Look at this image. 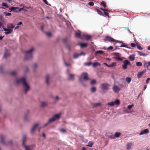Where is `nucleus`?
<instances>
[{
  "instance_id": "nucleus-60",
  "label": "nucleus",
  "mask_w": 150,
  "mask_h": 150,
  "mask_svg": "<svg viewBox=\"0 0 150 150\" xmlns=\"http://www.w3.org/2000/svg\"><path fill=\"white\" fill-rule=\"evenodd\" d=\"M137 48L139 50H142V48L140 46H137Z\"/></svg>"
},
{
  "instance_id": "nucleus-64",
  "label": "nucleus",
  "mask_w": 150,
  "mask_h": 150,
  "mask_svg": "<svg viewBox=\"0 0 150 150\" xmlns=\"http://www.w3.org/2000/svg\"><path fill=\"white\" fill-rule=\"evenodd\" d=\"M41 29L42 30H43V28H44V26L43 25H42L41 26Z\"/></svg>"
},
{
  "instance_id": "nucleus-35",
  "label": "nucleus",
  "mask_w": 150,
  "mask_h": 150,
  "mask_svg": "<svg viewBox=\"0 0 150 150\" xmlns=\"http://www.w3.org/2000/svg\"><path fill=\"white\" fill-rule=\"evenodd\" d=\"M114 103V104H115L117 105H119L120 104V101L119 100H115Z\"/></svg>"
},
{
  "instance_id": "nucleus-40",
  "label": "nucleus",
  "mask_w": 150,
  "mask_h": 150,
  "mask_svg": "<svg viewBox=\"0 0 150 150\" xmlns=\"http://www.w3.org/2000/svg\"><path fill=\"white\" fill-rule=\"evenodd\" d=\"M103 53H104V52L103 51H102L99 50V51H97L96 52V54H102Z\"/></svg>"
},
{
  "instance_id": "nucleus-3",
  "label": "nucleus",
  "mask_w": 150,
  "mask_h": 150,
  "mask_svg": "<svg viewBox=\"0 0 150 150\" xmlns=\"http://www.w3.org/2000/svg\"><path fill=\"white\" fill-rule=\"evenodd\" d=\"M104 40L105 41H107L110 42H117L122 43V45H121L119 46L120 47H127V46L124 45L122 41L115 40L111 37L109 36L106 37L105 38Z\"/></svg>"
},
{
  "instance_id": "nucleus-56",
  "label": "nucleus",
  "mask_w": 150,
  "mask_h": 150,
  "mask_svg": "<svg viewBox=\"0 0 150 150\" xmlns=\"http://www.w3.org/2000/svg\"><path fill=\"white\" fill-rule=\"evenodd\" d=\"M44 2L46 4L48 5V2L46 0H43Z\"/></svg>"
},
{
  "instance_id": "nucleus-46",
  "label": "nucleus",
  "mask_w": 150,
  "mask_h": 150,
  "mask_svg": "<svg viewBox=\"0 0 150 150\" xmlns=\"http://www.w3.org/2000/svg\"><path fill=\"white\" fill-rule=\"evenodd\" d=\"M116 65V62H113L110 65L111 67H113Z\"/></svg>"
},
{
  "instance_id": "nucleus-12",
  "label": "nucleus",
  "mask_w": 150,
  "mask_h": 150,
  "mask_svg": "<svg viewBox=\"0 0 150 150\" xmlns=\"http://www.w3.org/2000/svg\"><path fill=\"white\" fill-rule=\"evenodd\" d=\"M75 36L76 38H80L81 39H83V35H81V33L80 32H76L75 33Z\"/></svg>"
},
{
  "instance_id": "nucleus-59",
  "label": "nucleus",
  "mask_w": 150,
  "mask_h": 150,
  "mask_svg": "<svg viewBox=\"0 0 150 150\" xmlns=\"http://www.w3.org/2000/svg\"><path fill=\"white\" fill-rule=\"evenodd\" d=\"M150 80V78H148L146 80V83H149V80Z\"/></svg>"
},
{
  "instance_id": "nucleus-32",
  "label": "nucleus",
  "mask_w": 150,
  "mask_h": 150,
  "mask_svg": "<svg viewBox=\"0 0 150 150\" xmlns=\"http://www.w3.org/2000/svg\"><path fill=\"white\" fill-rule=\"evenodd\" d=\"M121 135V133L119 132H116L115 134V136L116 137H120Z\"/></svg>"
},
{
  "instance_id": "nucleus-30",
  "label": "nucleus",
  "mask_w": 150,
  "mask_h": 150,
  "mask_svg": "<svg viewBox=\"0 0 150 150\" xmlns=\"http://www.w3.org/2000/svg\"><path fill=\"white\" fill-rule=\"evenodd\" d=\"M131 80V79L129 77H127L126 79V81L127 82V83L129 84L130 83Z\"/></svg>"
},
{
  "instance_id": "nucleus-49",
  "label": "nucleus",
  "mask_w": 150,
  "mask_h": 150,
  "mask_svg": "<svg viewBox=\"0 0 150 150\" xmlns=\"http://www.w3.org/2000/svg\"><path fill=\"white\" fill-rule=\"evenodd\" d=\"M45 34L48 37H50L52 35V34L50 32H47L45 33Z\"/></svg>"
},
{
  "instance_id": "nucleus-45",
  "label": "nucleus",
  "mask_w": 150,
  "mask_h": 150,
  "mask_svg": "<svg viewBox=\"0 0 150 150\" xmlns=\"http://www.w3.org/2000/svg\"><path fill=\"white\" fill-rule=\"evenodd\" d=\"M93 144V143L91 142H89L88 143V144L87 145L89 147H91Z\"/></svg>"
},
{
  "instance_id": "nucleus-53",
  "label": "nucleus",
  "mask_w": 150,
  "mask_h": 150,
  "mask_svg": "<svg viewBox=\"0 0 150 150\" xmlns=\"http://www.w3.org/2000/svg\"><path fill=\"white\" fill-rule=\"evenodd\" d=\"M24 10V7H23L22 8H19V11H23Z\"/></svg>"
},
{
  "instance_id": "nucleus-44",
  "label": "nucleus",
  "mask_w": 150,
  "mask_h": 150,
  "mask_svg": "<svg viewBox=\"0 0 150 150\" xmlns=\"http://www.w3.org/2000/svg\"><path fill=\"white\" fill-rule=\"evenodd\" d=\"M79 54H74L73 57H74L75 58H76L79 56H80Z\"/></svg>"
},
{
  "instance_id": "nucleus-51",
  "label": "nucleus",
  "mask_w": 150,
  "mask_h": 150,
  "mask_svg": "<svg viewBox=\"0 0 150 150\" xmlns=\"http://www.w3.org/2000/svg\"><path fill=\"white\" fill-rule=\"evenodd\" d=\"M104 13L105 16H108V17H109V14L108 13L105 12V11H104Z\"/></svg>"
},
{
  "instance_id": "nucleus-13",
  "label": "nucleus",
  "mask_w": 150,
  "mask_h": 150,
  "mask_svg": "<svg viewBox=\"0 0 150 150\" xmlns=\"http://www.w3.org/2000/svg\"><path fill=\"white\" fill-rule=\"evenodd\" d=\"M115 54L116 55V57H115V59L118 61H122L124 59V58L120 57L118 55L117 53H115Z\"/></svg>"
},
{
  "instance_id": "nucleus-52",
  "label": "nucleus",
  "mask_w": 150,
  "mask_h": 150,
  "mask_svg": "<svg viewBox=\"0 0 150 150\" xmlns=\"http://www.w3.org/2000/svg\"><path fill=\"white\" fill-rule=\"evenodd\" d=\"M60 131L63 132H66V130L64 129H62L60 130Z\"/></svg>"
},
{
  "instance_id": "nucleus-50",
  "label": "nucleus",
  "mask_w": 150,
  "mask_h": 150,
  "mask_svg": "<svg viewBox=\"0 0 150 150\" xmlns=\"http://www.w3.org/2000/svg\"><path fill=\"white\" fill-rule=\"evenodd\" d=\"M89 6H93L94 5V3L92 1H90L88 3Z\"/></svg>"
},
{
  "instance_id": "nucleus-15",
  "label": "nucleus",
  "mask_w": 150,
  "mask_h": 150,
  "mask_svg": "<svg viewBox=\"0 0 150 150\" xmlns=\"http://www.w3.org/2000/svg\"><path fill=\"white\" fill-rule=\"evenodd\" d=\"M149 132V129H145L143 131H141L140 134H139L140 135H142L144 134H147Z\"/></svg>"
},
{
  "instance_id": "nucleus-10",
  "label": "nucleus",
  "mask_w": 150,
  "mask_h": 150,
  "mask_svg": "<svg viewBox=\"0 0 150 150\" xmlns=\"http://www.w3.org/2000/svg\"><path fill=\"white\" fill-rule=\"evenodd\" d=\"M4 30L5 31V33L6 34H11L13 32V30L9 29L3 28Z\"/></svg>"
},
{
  "instance_id": "nucleus-26",
  "label": "nucleus",
  "mask_w": 150,
  "mask_h": 150,
  "mask_svg": "<svg viewBox=\"0 0 150 150\" xmlns=\"http://www.w3.org/2000/svg\"><path fill=\"white\" fill-rule=\"evenodd\" d=\"M93 67H96L97 66H99L100 65V64L98 62H95L93 63H92Z\"/></svg>"
},
{
  "instance_id": "nucleus-31",
  "label": "nucleus",
  "mask_w": 150,
  "mask_h": 150,
  "mask_svg": "<svg viewBox=\"0 0 150 150\" xmlns=\"http://www.w3.org/2000/svg\"><path fill=\"white\" fill-rule=\"evenodd\" d=\"M92 63L91 62H86L84 63V65L85 66H89L90 65H92Z\"/></svg>"
},
{
  "instance_id": "nucleus-36",
  "label": "nucleus",
  "mask_w": 150,
  "mask_h": 150,
  "mask_svg": "<svg viewBox=\"0 0 150 150\" xmlns=\"http://www.w3.org/2000/svg\"><path fill=\"white\" fill-rule=\"evenodd\" d=\"M91 92L94 93L96 91V88L95 87H93L91 88Z\"/></svg>"
},
{
  "instance_id": "nucleus-38",
  "label": "nucleus",
  "mask_w": 150,
  "mask_h": 150,
  "mask_svg": "<svg viewBox=\"0 0 150 150\" xmlns=\"http://www.w3.org/2000/svg\"><path fill=\"white\" fill-rule=\"evenodd\" d=\"M108 105H110L111 106H113L114 105V103L113 102H112L110 103H108Z\"/></svg>"
},
{
  "instance_id": "nucleus-14",
  "label": "nucleus",
  "mask_w": 150,
  "mask_h": 150,
  "mask_svg": "<svg viewBox=\"0 0 150 150\" xmlns=\"http://www.w3.org/2000/svg\"><path fill=\"white\" fill-rule=\"evenodd\" d=\"M83 39L84 38H85L87 40H88L90 39L91 38V36L86 34L83 35Z\"/></svg>"
},
{
  "instance_id": "nucleus-24",
  "label": "nucleus",
  "mask_w": 150,
  "mask_h": 150,
  "mask_svg": "<svg viewBox=\"0 0 150 150\" xmlns=\"http://www.w3.org/2000/svg\"><path fill=\"white\" fill-rule=\"evenodd\" d=\"M74 75L71 74H69V80H73L74 79Z\"/></svg>"
},
{
  "instance_id": "nucleus-55",
  "label": "nucleus",
  "mask_w": 150,
  "mask_h": 150,
  "mask_svg": "<svg viewBox=\"0 0 150 150\" xmlns=\"http://www.w3.org/2000/svg\"><path fill=\"white\" fill-rule=\"evenodd\" d=\"M113 49V47L112 46H110L108 47V49L109 50H111Z\"/></svg>"
},
{
  "instance_id": "nucleus-11",
  "label": "nucleus",
  "mask_w": 150,
  "mask_h": 150,
  "mask_svg": "<svg viewBox=\"0 0 150 150\" xmlns=\"http://www.w3.org/2000/svg\"><path fill=\"white\" fill-rule=\"evenodd\" d=\"M112 89L114 92L115 93L118 92L120 90V88L118 87L115 85L113 86Z\"/></svg>"
},
{
  "instance_id": "nucleus-1",
  "label": "nucleus",
  "mask_w": 150,
  "mask_h": 150,
  "mask_svg": "<svg viewBox=\"0 0 150 150\" xmlns=\"http://www.w3.org/2000/svg\"><path fill=\"white\" fill-rule=\"evenodd\" d=\"M20 83H22L23 87L25 88L24 92L26 93L30 88L29 86L27 83L26 79L25 77H22L21 79H18L16 81V84L18 85Z\"/></svg>"
},
{
  "instance_id": "nucleus-22",
  "label": "nucleus",
  "mask_w": 150,
  "mask_h": 150,
  "mask_svg": "<svg viewBox=\"0 0 150 150\" xmlns=\"http://www.w3.org/2000/svg\"><path fill=\"white\" fill-rule=\"evenodd\" d=\"M95 10L97 11L98 14L100 16H104V15L103 13L100 10L98 9H96Z\"/></svg>"
},
{
  "instance_id": "nucleus-48",
  "label": "nucleus",
  "mask_w": 150,
  "mask_h": 150,
  "mask_svg": "<svg viewBox=\"0 0 150 150\" xmlns=\"http://www.w3.org/2000/svg\"><path fill=\"white\" fill-rule=\"evenodd\" d=\"M0 28H2L3 29L4 28L3 23L0 21Z\"/></svg>"
},
{
  "instance_id": "nucleus-18",
  "label": "nucleus",
  "mask_w": 150,
  "mask_h": 150,
  "mask_svg": "<svg viewBox=\"0 0 150 150\" xmlns=\"http://www.w3.org/2000/svg\"><path fill=\"white\" fill-rule=\"evenodd\" d=\"M79 45L80 46L81 48L86 47L87 46V44L86 43H79Z\"/></svg>"
},
{
  "instance_id": "nucleus-42",
  "label": "nucleus",
  "mask_w": 150,
  "mask_h": 150,
  "mask_svg": "<svg viewBox=\"0 0 150 150\" xmlns=\"http://www.w3.org/2000/svg\"><path fill=\"white\" fill-rule=\"evenodd\" d=\"M9 55H10V54L9 53L5 52L4 53V57L5 58H6L8 57L9 56Z\"/></svg>"
},
{
  "instance_id": "nucleus-17",
  "label": "nucleus",
  "mask_w": 150,
  "mask_h": 150,
  "mask_svg": "<svg viewBox=\"0 0 150 150\" xmlns=\"http://www.w3.org/2000/svg\"><path fill=\"white\" fill-rule=\"evenodd\" d=\"M38 124H35L34 126L31 129V132L32 133H33L35 131V129L36 127L38 126Z\"/></svg>"
},
{
  "instance_id": "nucleus-7",
  "label": "nucleus",
  "mask_w": 150,
  "mask_h": 150,
  "mask_svg": "<svg viewBox=\"0 0 150 150\" xmlns=\"http://www.w3.org/2000/svg\"><path fill=\"white\" fill-rule=\"evenodd\" d=\"M123 64L122 65V67L124 69H126L127 68V66L128 65H130V62L127 60H125L123 62Z\"/></svg>"
},
{
  "instance_id": "nucleus-9",
  "label": "nucleus",
  "mask_w": 150,
  "mask_h": 150,
  "mask_svg": "<svg viewBox=\"0 0 150 150\" xmlns=\"http://www.w3.org/2000/svg\"><path fill=\"white\" fill-rule=\"evenodd\" d=\"M9 9L10 10V12L13 11L15 12H19V7H14L12 6L9 8Z\"/></svg>"
},
{
  "instance_id": "nucleus-8",
  "label": "nucleus",
  "mask_w": 150,
  "mask_h": 150,
  "mask_svg": "<svg viewBox=\"0 0 150 150\" xmlns=\"http://www.w3.org/2000/svg\"><path fill=\"white\" fill-rule=\"evenodd\" d=\"M110 86L109 84L107 83H104L102 84L101 85V88L104 90H108V87Z\"/></svg>"
},
{
  "instance_id": "nucleus-58",
  "label": "nucleus",
  "mask_w": 150,
  "mask_h": 150,
  "mask_svg": "<svg viewBox=\"0 0 150 150\" xmlns=\"http://www.w3.org/2000/svg\"><path fill=\"white\" fill-rule=\"evenodd\" d=\"M79 54L80 56L82 55H85V53L83 52H81L80 54Z\"/></svg>"
},
{
  "instance_id": "nucleus-20",
  "label": "nucleus",
  "mask_w": 150,
  "mask_h": 150,
  "mask_svg": "<svg viewBox=\"0 0 150 150\" xmlns=\"http://www.w3.org/2000/svg\"><path fill=\"white\" fill-rule=\"evenodd\" d=\"M50 76L49 75H47L46 77V83L48 85L49 84V80L50 79Z\"/></svg>"
},
{
  "instance_id": "nucleus-25",
  "label": "nucleus",
  "mask_w": 150,
  "mask_h": 150,
  "mask_svg": "<svg viewBox=\"0 0 150 150\" xmlns=\"http://www.w3.org/2000/svg\"><path fill=\"white\" fill-rule=\"evenodd\" d=\"M137 52L138 53V54L140 56L146 55V54L144 53H142L141 52L137 51Z\"/></svg>"
},
{
  "instance_id": "nucleus-57",
  "label": "nucleus",
  "mask_w": 150,
  "mask_h": 150,
  "mask_svg": "<svg viewBox=\"0 0 150 150\" xmlns=\"http://www.w3.org/2000/svg\"><path fill=\"white\" fill-rule=\"evenodd\" d=\"M131 46L132 47H135L136 45L135 44L133 43H132L131 44Z\"/></svg>"
},
{
  "instance_id": "nucleus-61",
  "label": "nucleus",
  "mask_w": 150,
  "mask_h": 150,
  "mask_svg": "<svg viewBox=\"0 0 150 150\" xmlns=\"http://www.w3.org/2000/svg\"><path fill=\"white\" fill-rule=\"evenodd\" d=\"M5 1H7L8 2L10 3H11L12 1V0H5Z\"/></svg>"
},
{
  "instance_id": "nucleus-16",
  "label": "nucleus",
  "mask_w": 150,
  "mask_h": 150,
  "mask_svg": "<svg viewBox=\"0 0 150 150\" xmlns=\"http://www.w3.org/2000/svg\"><path fill=\"white\" fill-rule=\"evenodd\" d=\"M4 136L3 135H0V142L1 143L4 144H5V143L4 141Z\"/></svg>"
},
{
  "instance_id": "nucleus-63",
  "label": "nucleus",
  "mask_w": 150,
  "mask_h": 150,
  "mask_svg": "<svg viewBox=\"0 0 150 150\" xmlns=\"http://www.w3.org/2000/svg\"><path fill=\"white\" fill-rule=\"evenodd\" d=\"M22 24V23L20 21L18 24V25H21Z\"/></svg>"
},
{
  "instance_id": "nucleus-29",
  "label": "nucleus",
  "mask_w": 150,
  "mask_h": 150,
  "mask_svg": "<svg viewBox=\"0 0 150 150\" xmlns=\"http://www.w3.org/2000/svg\"><path fill=\"white\" fill-rule=\"evenodd\" d=\"M132 145V143H129L127 144V150H129L131 148Z\"/></svg>"
},
{
  "instance_id": "nucleus-6",
  "label": "nucleus",
  "mask_w": 150,
  "mask_h": 150,
  "mask_svg": "<svg viewBox=\"0 0 150 150\" xmlns=\"http://www.w3.org/2000/svg\"><path fill=\"white\" fill-rule=\"evenodd\" d=\"M88 79V75L86 73H83L82 74L81 77L79 79V80L81 81H87Z\"/></svg>"
},
{
  "instance_id": "nucleus-5",
  "label": "nucleus",
  "mask_w": 150,
  "mask_h": 150,
  "mask_svg": "<svg viewBox=\"0 0 150 150\" xmlns=\"http://www.w3.org/2000/svg\"><path fill=\"white\" fill-rule=\"evenodd\" d=\"M26 139V136L24 135L23 136V145L24 146L25 150H31L32 149V147L29 146H26L25 145V142Z\"/></svg>"
},
{
  "instance_id": "nucleus-41",
  "label": "nucleus",
  "mask_w": 150,
  "mask_h": 150,
  "mask_svg": "<svg viewBox=\"0 0 150 150\" xmlns=\"http://www.w3.org/2000/svg\"><path fill=\"white\" fill-rule=\"evenodd\" d=\"M10 74L13 76H14L16 75V72L15 71H13Z\"/></svg>"
},
{
  "instance_id": "nucleus-28",
  "label": "nucleus",
  "mask_w": 150,
  "mask_h": 150,
  "mask_svg": "<svg viewBox=\"0 0 150 150\" xmlns=\"http://www.w3.org/2000/svg\"><path fill=\"white\" fill-rule=\"evenodd\" d=\"M100 5L103 6L104 8H105L106 7V3L104 1H102V2L100 4Z\"/></svg>"
},
{
  "instance_id": "nucleus-37",
  "label": "nucleus",
  "mask_w": 150,
  "mask_h": 150,
  "mask_svg": "<svg viewBox=\"0 0 150 150\" xmlns=\"http://www.w3.org/2000/svg\"><path fill=\"white\" fill-rule=\"evenodd\" d=\"M96 83V81L95 80L93 79L90 82V84L91 85H93L95 84Z\"/></svg>"
},
{
  "instance_id": "nucleus-4",
  "label": "nucleus",
  "mask_w": 150,
  "mask_h": 150,
  "mask_svg": "<svg viewBox=\"0 0 150 150\" xmlns=\"http://www.w3.org/2000/svg\"><path fill=\"white\" fill-rule=\"evenodd\" d=\"M61 115V113H59L58 114H56L54 115V117L50 119L48 121V122L45 123L44 126H43V127H45L46 126H47L48 124L50 123L51 122H54L56 120H58L59 119V117Z\"/></svg>"
},
{
  "instance_id": "nucleus-34",
  "label": "nucleus",
  "mask_w": 150,
  "mask_h": 150,
  "mask_svg": "<svg viewBox=\"0 0 150 150\" xmlns=\"http://www.w3.org/2000/svg\"><path fill=\"white\" fill-rule=\"evenodd\" d=\"M2 5L4 7L6 8H8L9 7L7 4L4 3H2Z\"/></svg>"
},
{
  "instance_id": "nucleus-39",
  "label": "nucleus",
  "mask_w": 150,
  "mask_h": 150,
  "mask_svg": "<svg viewBox=\"0 0 150 150\" xmlns=\"http://www.w3.org/2000/svg\"><path fill=\"white\" fill-rule=\"evenodd\" d=\"M3 13L6 16H10L11 15V13H9L4 12Z\"/></svg>"
},
{
  "instance_id": "nucleus-27",
  "label": "nucleus",
  "mask_w": 150,
  "mask_h": 150,
  "mask_svg": "<svg viewBox=\"0 0 150 150\" xmlns=\"http://www.w3.org/2000/svg\"><path fill=\"white\" fill-rule=\"evenodd\" d=\"M47 104L45 102H42L41 103V107H44L46 106Z\"/></svg>"
},
{
  "instance_id": "nucleus-33",
  "label": "nucleus",
  "mask_w": 150,
  "mask_h": 150,
  "mask_svg": "<svg viewBox=\"0 0 150 150\" xmlns=\"http://www.w3.org/2000/svg\"><path fill=\"white\" fill-rule=\"evenodd\" d=\"M129 58L131 61H133L134 59V55H130L129 57Z\"/></svg>"
},
{
  "instance_id": "nucleus-2",
  "label": "nucleus",
  "mask_w": 150,
  "mask_h": 150,
  "mask_svg": "<svg viewBox=\"0 0 150 150\" xmlns=\"http://www.w3.org/2000/svg\"><path fill=\"white\" fill-rule=\"evenodd\" d=\"M34 50V49L32 48L29 50L24 52L25 60H30L32 59L33 57L32 52Z\"/></svg>"
},
{
  "instance_id": "nucleus-43",
  "label": "nucleus",
  "mask_w": 150,
  "mask_h": 150,
  "mask_svg": "<svg viewBox=\"0 0 150 150\" xmlns=\"http://www.w3.org/2000/svg\"><path fill=\"white\" fill-rule=\"evenodd\" d=\"M136 65L137 66H141L142 65V64L140 62H137L136 63Z\"/></svg>"
},
{
  "instance_id": "nucleus-19",
  "label": "nucleus",
  "mask_w": 150,
  "mask_h": 150,
  "mask_svg": "<svg viewBox=\"0 0 150 150\" xmlns=\"http://www.w3.org/2000/svg\"><path fill=\"white\" fill-rule=\"evenodd\" d=\"M7 28L9 29H12L15 26L12 24H8L7 25Z\"/></svg>"
},
{
  "instance_id": "nucleus-21",
  "label": "nucleus",
  "mask_w": 150,
  "mask_h": 150,
  "mask_svg": "<svg viewBox=\"0 0 150 150\" xmlns=\"http://www.w3.org/2000/svg\"><path fill=\"white\" fill-rule=\"evenodd\" d=\"M144 72L145 71H142L139 73L137 75L138 78H140Z\"/></svg>"
},
{
  "instance_id": "nucleus-62",
  "label": "nucleus",
  "mask_w": 150,
  "mask_h": 150,
  "mask_svg": "<svg viewBox=\"0 0 150 150\" xmlns=\"http://www.w3.org/2000/svg\"><path fill=\"white\" fill-rule=\"evenodd\" d=\"M34 67L35 68H36L37 67V65L36 64H35L33 65Z\"/></svg>"
},
{
  "instance_id": "nucleus-47",
  "label": "nucleus",
  "mask_w": 150,
  "mask_h": 150,
  "mask_svg": "<svg viewBox=\"0 0 150 150\" xmlns=\"http://www.w3.org/2000/svg\"><path fill=\"white\" fill-rule=\"evenodd\" d=\"M134 106V105H133V104H132V105H129L127 107V108H128V109L129 110H130Z\"/></svg>"
},
{
  "instance_id": "nucleus-23",
  "label": "nucleus",
  "mask_w": 150,
  "mask_h": 150,
  "mask_svg": "<svg viewBox=\"0 0 150 150\" xmlns=\"http://www.w3.org/2000/svg\"><path fill=\"white\" fill-rule=\"evenodd\" d=\"M150 65V61L148 63H145L144 66V67H146L147 69H149V67Z\"/></svg>"
},
{
  "instance_id": "nucleus-54",
  "label": "nucleus",
  "mask_w": 150,
  "mask_h": 150,
  "mask_svg": "<svg viewBox=\"0 0 150 150\" xmlns=\"http://www.w3.org/2000/svg\"><path fill=\"white\" fill-rule=\"evenodd\" d=\"M100 105V103H98L94 104V106L96 107Z\"/></svg>"
}]
</instances>
